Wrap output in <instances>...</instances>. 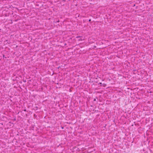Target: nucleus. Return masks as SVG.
<instances>
[{
	"instance_id": "f257e3e1",
	"label": "nucleus",
	"mask_w": 153,
	"mask_h": 153,
	"mask_svg": "<svg viewBox=\"0 0 153 153\" xmlns=\"http://www.w3.org/2000/svg\"><path fill=\"white\" fill-rule=\"evenodd\" d=\"M84 40V38L82 37H81V38L80 39H79L78 41H81L83 40Z\"/></svg>"
},
{
	"instance_id": "f03ea898",
	"label": "nucleus",
	"mask_w": 153,
	"mask_h": 153,
	"mask_svg": "<svg viewBox=\"0 0 153 153\" xmlns=\"http://www.w3.org/2000/svg\"><path fill=\"white\" fill-rule=\"evenodd\" d=\"M81 37L80 36H77L76 37V38H79V37Z\"/></svg>"
},
{
	"instance_id": "7ed1b4c3",
	"label": "nucleus",
	"mask_w": 153,
	"mask_h": 153,
	"mask_svg": "<svg viewBox=\"0 0 153 153\" xmlns=\"http://www.w3.org/2000/svg\"><path fill=\"white\" fill-rule=\"evenodd\" d=\"M91 21V19H89V22H90Z\"/></svg>"
},
{
	"instance_id": "20e7f679",
	"label": "nucleus",
	"mask_w": 153,
	"mask_h": 153,
	"mask_svg": "<svg viewBox=\"0 0 153 153\" xmlns=\"http://www.w3.org/2000/svg\"><path fill=\"white\" fill-rule=\"evenodd\" d=\"M24 111H26V110L25 109V110H24Z\"/></svg>"
}]
</instances>
